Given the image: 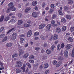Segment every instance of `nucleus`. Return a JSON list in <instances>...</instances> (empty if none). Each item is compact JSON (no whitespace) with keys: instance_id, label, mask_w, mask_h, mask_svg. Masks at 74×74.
<instances>
[{"instance_id":"1","label":"nucleus","mask_w":74,"mask_h":74,"mask_svg":"<svg viewBox=\"0 0 74 74\" xmlns=\"http://www.w3.org/2000/svg\"><path fill=\"white\" fill-rule=\"evenodd\" d=\"M14 3H13L10 2L8 5V7L9 8H8L6 12L7 13H9L11 10L12 11H15L16 10V8L14 7V5H13Z\"/></svg>"},{"instance_id":"2","label":"nucleus","mask_w":74,"mask_h":74,"mask_svg":"<svg viewBox=\"0 0 74 74\" xmlns=\"http://www.w3.org/2000/svg\"><path fill=\"white\" fill-rule=\"evenodd\" d=\"M17 36V34L16 33H14L12 35V40H14L16 38V37Z\"/></svg>"},{"instance_id":"3","label":"nucleus","mask_w":74,"mask_h":74,"mask_svg":"<svg viewBox=\"0 0 74 74\" xmlns=\"http://www.w3.org/2000/svg\"><path fill=\"white\" fill-rule=\"evenodd\" d=\"M64 55L65 58H67L69 54L67 51L65 50L64 52Z\"/></svg>"},{"instance_id":"4","label":"nucleus","mask_w":74,"mask_h":74,"mask_svg":"<svg viewBox=\"0 0 74 74\" xmlns=\"http://www.w3.org/2000/svg\"><path fill=\"white\" fill-rule=\"evenodd\" d=\"M19 51V54L18 55L19 56H21L24 53V52L21 49H19L18 50Z\"/></svg>"},{"instance_id":"5","label":"nucleus","mask_w":74,"mask_h":74,"mask_svg":"<svg viewBox=\"0 0 74 74\" xmlns=\"http://www.w3.org/2000/svg\"><path fill=\"white\" fill-rule=\"evenodd\" d=\"M63 64V62L62 61L59 62L58 64L56 65V66L57 67H58Z\"/></svg>"},{"instance_id":"6","label":"nucleus","mask_w":74,"mask_h":74,"mask_svg":"<svg viewBox=\"0 0 74 74\" xmlns=\"http://www.w3.org/2000/svg\"><path fill=\"white\" fill-rule=\"evenodd\" d=\"M32 34V32L31 30H30L28 31L27 34V36L28 37H30Z\"/></svg>"},{"instance_id":"7","label":"nucleus","mask_w":74,"mask_h":74,"mask_svg":"<svg viewBox=\"0 0 74 74\" xmlns=\"http://www.w3.org/2000/svg\"><path fill=\"white\" fill-rule=\"evenodd\" d=\"M45 26V24H42L39 26V28L40 29H41L44 28Z\"/></svg>"},{"instance_id":"8","label":"nucleus","mask_w":74,"mask_h":74,"mask_svg":"<svg viewBox=\"0 0 74 74\" xmlns=\"http://www.w3.org/2000/svg\"><path fill=\"white\" fill-rule=\"evenodd\" d=\"M53 39L54 40H57L58 38V35L57 34H54L53 35Z\"/></svg>"},{"instance_id":"9","label":"nucleus","mask_w":74,"mask_h":74,"mask_svg":"<svg viewBox=\"0 0 74 74\" xmlns=\"http://www.w3.org/2000/svg\"><path fill=\"white\" fill-rule=\"evenodd\" d=\"M56 32L59 33L61 32V29L60 28L57 27L56 29Z\"/></svg>"},{"instance_id":"10","label":"nucleus","mask_w":74,"mask_h":74,"mask_svg":"<svg viewBox=\"0 0 74 74\" xmlns=\"http://www.w3.org/2000/svg\"><path fill=\"white\" fill-rule=\"evenodd\" d=\"M32 16L33 17L36 18L38 16V14L36 12H34L32 13Z\"/></svg>"},{"instance_id":"11","label":"nucleus","mask_w":74,"mask_h":74,"mask_svg":"<svg viewBox=\"0 0 74 74\" xmlns=\"http://www.w3.org/2000/svg\"><path fill=\"white\" fill-rule=\"evenodd\" d=\"M16 21L14 19H11L10 21H9L8 23H12L13 24H14L15 23Z\"/></svg>"},{"instance_id":"12","label":"nucleus","mask_w":74,"mask_h":74,"mask_svg":"<svg viewBox=\"0 0 74 74\" xmlns=\"http://www.w3.org/2000/svg\"><path fill=\"white\" fill-rule=\"evenodd\" d=\"M51 27V24H48L46 27L47 30H49Z\"/></svg>"},{"instance_id":"13","label":"nucleus","mask_w":74,"mask_h":74,"mask_svg":"<svg viewBox=\"0 0 74 74\" xmlns=\"http://www.w3.org/2000/svg\"><path fill=\"white\" fill-rule=\"evenodd\" d=\"M4 18V15H2L0 18V22H2L3 21V19Z\"/></svg>"},{"instance_id":"14","label":"nucleus","mask_w":74,"mask_h":74,"mask_svg":"<svg viewBox=\"0 0 74 74\" xmlns=\"http://www.w3.org/2000/svg\"><path fill=\"white\" fill-rule=\"evenodd\" d=\"M29 54L27 53L25 54L23 56V58L24 59H27L29 57Z\"/></svg>"},{"instance_id":"15","label":"nucleus","mask_w":74,"mask_h":74,"mask_svg":"<svg viewBox=\"0 0 74 74\" xmlns=\"http://www.w3.org/2000/svg\"><path fill=\"white\" fill-rule=\"evenodd\" d=\"M10 19V17L9 16H8L5 17L4 19V21L5 22H6L7 21H8Z\"/></svg>"},{"instance_id":"16","label":"nucleus","mask_w":74,"mask_h":74,"mask_svg":"<svg viewBox=\"0 0 74 74\" xmlns=\"http://www.w3.org/2000/svg\"><path fill=\"white\" fill-rule=\"evenodd\" d=\"M15 71H16V73H19L21 72V70L18 68H17L16 69Z\"/></svg>"},{"instance_id":"17","label":"nucleus","mask_w":74,"mask_h":74,"mask_svg":"<svg viewBox=\"0 0 74 74\" xmlns=\"http://www.w3.org/2000/svg\"><path fill=\"white\" fill-rule=\"evenodd\" d=\"M46 52L47 54L48 55L50 54L51 53V51L48 49H47L46 50Z\"/></svg>"},{"instance_id":"18","label":"nucleus","mask_w":74,"mask_h":74,"mask_svg":"<svg viewBox=\"0 0 74 74\" xmlns=\"http://www.w3.org/2000/svg\"><path fill=\"white\" fill-rule=\"evenodd\" d=\"M13 44L12 43H8L6 44L7 47H12Z\"/></svg>"},{"instance_id":"19","label":"nucleus","mask_w":74,"mask_h":74,"mask_svg":"<svg viewBox=\"0 0 74 74\" xmlns=\"http://www.w3.org/2000/svg\"><path fill=\"white\" fill-rule=\"evenodd\" d=\"M31 26V25L29 24H25L24 25V27H25L28 28L29 27Z\"/></svg>"},{"instance_id":"20","label":"nucleus","mask_w":74,"mask_h":74,"mask_svg":"<svg viewBox=\"0 0 74 74\" xmlns=\"http://www.w3.org/2000/svg\"><path fill=\"white\" fill-rule=\"evenodd\" d=\"M73 0H68V3L69 5H72L73 3Z\"/></svg>"},{"instance_id":"21","label":"nucleus","mask_w":74,"mask_h":74,"mask_svg":"<svg viewBox=\"0 0 74 74\" xmlns=\"http://www.w3.org/2000/svg\"><path fill=\"white\" fill-rule=\"evenodd\" d=\"M23 23V21H22V20H18V25H20L21 24H22Z\"/></svg>"},{"instance_id":"22","label":"nucleus","mask_w":74,"mask_h":74,"mask_svg":"<svg viewBox=\"0 0 74 74\" xmlns=\"http://www.w3.org/2000/svg\"><path fill=\"white\" fill-rule=\"evenodd\" d=\"M37 4V1H34L32 3V5L33 6H36Z\"/></svg>"},{"instance_id":"23","label":"nucleus","mask_w":74,"mask_h":74,"mask_svg":"<svg viewBox=\"0 0 74 74\" xmlns=\"http://www.w3.org/2000/svg\"><path fill=\"white\" fill-rule=\"evenodd\" d=\"M49 67V64L46 63L44 64V67L45 69H47Z\"/></svg>"},{"instance_id":"24","label":"nucleus","mask_w":74,"mask_h":74,"mask_svg":"<svg viewBox=\"0 0 74 74\" xmlns=\"http://www.w3.org/2000/svg\"><path fill=\"white\" fill-rule=\"evenodd\" d=\"M31 9L30 8H27L25 10V12L26 13H27Z\"/></svg>"},{"instance_id":"25","label":"nucleus","mask_w":74,"mask_h":74,"mask_svg":"<svg viewBox=\"0 0 74 74\" xmlns=\"http://www.w3.org/2000/svg\"><path fill=\"white\" fill-rule=\"evenodd\" d=\"M64 59L61 56H59L58 57V60H61V61H62Z\"/></svg>"},{"instance_id":"26","label":"nucleus","mask_w":74,"mask_h":74,"mask_svg":"<svg viewBox=\"0 0 74 74\" xmlns=\"http://www.w3.org/2000/svg\"><path fill=\"white\" fill-rule=\"evenodd\" d=\"M66 17L67 19H70L71 18V16L69 15H66Z\"/></svg>"},{"instance_id":"27","label":"nucleus","mask_w":74,"mask_h":74,"mask_svg":"<svg viewBox=\"0 0 74 74\" xmlns=\"http://www.w3.org/2000/svg\"><path fill=\"white\" fill-rule=\"evenodd\" d=\"M18 54L15 53L13 54L12 56V58H14L15 57H17L18 56Z\"/></svg>"},{"instance_id":"28","label":"nucleus","mask_w":74,"mask_h":74,"mask_svg":"<svg viewBox=\"0 0 74 74\" xmlns=\"http://www.w3.org/2000/svg\"><path fill=\"white\" fill-rule=\"evenodd\" d=\"M22 65V63L21 62H19L18 63V67H20Z\"/></svg>"},{"instance_id":"29","label":"nucleus","mask_w":74,"mask_h":74,"mask_svg":"<svg viewBox=\"0 0 74 74\" xmlns=\"http://www.w3.org/2000/svg\"><path fill=\"white\" fill-rule=\"evenodd\" d=\"M63 55V50H62L60 53L59 54V56H62Z\"/></svg>"},{"instance_id":"30","label":"nucleus","mask_w":74,"mask_h":74,"mask_svg":"<svg viewBox=\"0 0 74 74\" xmlns=\"http://www.w3.org/2000/svg\"><path fill=\"white\" fill-rule=\"evenodd\" d=\"M66 27L65 26H63L62 27V31L64 32L66 31Z\"/></svg>"},{"instance_id":"31","label":"nucleus","mask_w":74,"mask_h":74,"mask_svg":"<svg viewBox=\"0 0 74 74\" xmlns=\"http://www.w3.org/2000/svg\"><path fill=\"white\" fill-rule=\"evenodd\" d=\"M39 64L38 63H36L34 65L35 68L36 69H37L38 67Z\"/></svg>"},{"instance_id":"32","label":"nucleus","mask_w":74,"mask_h":74,"mask_svg":"<svg viewBox=\"0 0 74 74\" xmlns=\"http://www.w3.org/2000/svg\"><path fill=\"white\" fill-rule=\"evenodd\" d=\"M53 35H52L50 36L49 38V40L51 41V40H53Z\"/></svg>"},{"instance_id":"33","label":"nucleus","mask_w":74,"mask_h":74,"mask_svg":"<svg viewBox=\"0 0 74 74\" xmlns=\"http://www.w3.org/2000/svg\"><path fill=\"white\" fill-rule=\"evenodd\" d=\"M24 40V39L22 38H20V42L22 44L23 43Z\"/></svg>"},{"instance_id":"34","label":"nucleus","mask_w":74,"mask_h":74,"mask_svg":"<svg viewBox=\"0 0 74 74\" xmlns=\"http://www.w3.org/2000/svg\"><path fill=\"white\" fill-rule=\"evenodd\" d=\"M21 69L23 70V72L25 73V68L24 67L22 66L21 68Z\"/></svg>"},{"instance_id":"35","label":"nucleus","mask_w":74,"mask_h":74,"mask_svg":"<svg viewBox=\"0 0 74 74\" xmlns=\"http://www.w3.org/2000/svg\"><path fill=\"white\" fill-rule=\"evenodd\" d=\"M61 21L63 23H65L66 21L64 18H63L61 19Z\"/></svg>"},{"instance_id":"36","label":"nucleus","mask_w":74,"mask_h":74,"mask_svg":"<svg viewBox=\"0 0 74 74\" xmlns=\"http://www.w3.org/2000/svg\"><path fill=\"white\" fill-rule=\"evenodd\" d=\"M71 56L72 57H74V47L72 50V52Z\"/></svg>"},{"instance_id":"37","label":"nucleus","mask_w":74,"mask_h":74,"mask_svg":"<svg viewBox=\"0 0 74 74\" xmlns=\"http://www.w3.org/2000/svg\"><path fill=\"white\" fill-rule=\"evenodd\" d=\"M58 12L60 15H63V13H62V10H59Z\"/></svg>"},{"instance_id":"38","label":"nucleus","mask_w":74,"mask_h":74,"mask_svg":"<svg viewBox=\"0 0 74 74\" xmlns=\"http://www.w3.org/2000/svg\"><path fill=\"white\" fill-rule=\"evenodd\" d=\"M54 11V10L53 9H50L49 11V14H51L52 12H53Z\"/></svg>"},{"instance_id":"39","label":"nucleus","mask_w":74,"mask_h":74,"mask_svg":"<svg viewBox=\"0 0 74 74\" xmlns=\"http://www.w3.org/2000/svg\"><path fill=\"white\" fill-rule=\"evenodd\" d=\"M14 29V28H12L11 29H10L9 31L8 32H7V34H8L10 33L11 32L12 30H13Z\"/></svg>"},{"instance_id":"40","label":"nucleus","mask_w":74,"mask_h":74,"mask_svg":"<svg viewBox=\"0 0 74 74\" xmlns=\"http://www.w3.org/2000/svg\"><path fill=\"white\" fill-rule=\"evenodd\" d=\"M14 29V28H12L11 29H10L9 31L8 32H7V34H8L10 33L11 32L12 30H13Z\"/></svg>"},{"instance_id":"41","label":"nucleus","mask_w":74,"mask_h":74,"mask_svg":"<svg viewBox=\"0 0 74 74\" xmlns=\"http://www.w3.org/2000/svg\"><path fill=\"white\" fill-rule=\"evenodd\" d=\"M26 65L29 68H31V65L29 63L27 62L26 64Z\"/></svg>"},{"instance_id":"42","label":"nucleus","mask_w":74,"mask_h":74,"mask_svg":"<svg viewBox=\"0 0 74 74\" xmlns=\"http://www.w3.org/2000/svg\"><path fill=\"white\" fill-rule=\"evenodd\" d=\"M40 38H41V39L43 40H45V38H44V36L43 35H42L40 36Z\"/></svg>"},{"instance_id":"43","label":"nucleus","mask_w":74,"mask_h":74,"mask_svg":"<svg viewBox=\"0 0 74 74\" xmlns=\"http://www.w3.org/2000/svg\"><path fill=\"white\" fill-rule=\"evenodd\" d=\"M64 10H67L68 9V7L67 6H65L64 7Z\"/></svg>"},{"instance_id":"44","label":"nucleus","mask_w":74,"mask_h":74,"mask_svg":"<svg viewBox=\"0 0 74 74\" xmlns=\"http://www.w3.org/2000/svg\"><path fill=\"white\" fill-rule=\"evenodd\" d=\"M57 63V61L54 60L53 62V65H56Z\"/></svg>"},{"instance_id":"45","label":"nucleus","mask_w":74,"mask_h":74,"mask_svg":"<svg viewBox=\"0 0 74 74\" xmlns=\"http://www.w3.org/2000/svg\"><path fill=\"white\" fill-rule=\"evenodd\" d=\"M39 34V32H36L34 33V35L35 36H38Z\"/></svg>"},{"instance_id":"46","label":"nucleus","mask_w":74,"mask_h":74,"mask_svg":"<svg viewBox=\"0 0 74 74\" xmlns=\"http://www.w3.org/2000/svg\"><path fill=\"white\" fill-rule=\"evenodd\" d=\"M5 36V34H1L0 36V37L1 38H3L4 36Z\"/></svg>"},{"instance_id":"47","label":"nucleus","mask_w":74,"mask_h":74,"mask_svg":"<svg viewBox=\"0 0 74 74\" xmlns=\"http://www.w3.org/2000/svg\"><path fill=\"white\" fill-rule=\"evenodd\" d=\"M69 40L70 42H72L73 41V39L71 37H70L69 38Z\"/></svg>"},{"instance_id":"48","label":"nucleus","mask_w":74,"mask_h":74,"mask_svg":"<svg viewBox=\"0 0 74 74\" xmlns=\"http://www.w3.org/2000/svg\"><path fill=\"white\" fill-rule=\"evenodd\" d=\"M8 38L7 37H5L4 39H3V42L5 41H6L7 40H8Z\"/></svg>"},{"instance_id":"49","label":"nucleus","mask_w":74,"mask_h":74,"mask_svg":"<svg viewBox=\"0 0 74 74\" xmlns=\"http://www.w3.org/2000/svg\"><path fill=\"white\" fill-rule=\"evenodd\" d=\"M29 59H34V58L33 55H31V56L29 57Z\"/></svg>"},{"instance_id":"50","label":"nucleus","mask_w":74,"mask_h":74,"mask_svg":"<svg viewBox=\"0 0 74 74\" xmlns=\"http://www.w3.org/2000/svg\"><path fill=\"white\" fill-rule=\"evenodd\" d=\"M57 17V16L55 14H53L52 15V19H55Z\"/></svg>"},{"instance_id":"51","label":"nucleus","mask_w":74,"mask_h":74,"mask_svg":"<svg viewBox=\"0 0 74 74\" xmlns=\"http://www.w3.org/2000/svg\"><path fill=\"white\" fill-rule=\"evenodd\" d=\"M54 48H56V47H51L50 48L51 50L52 51H54Z\"/></svg>"},{"instance_id":"52","label":"nucleus","mask_w":74,"mask_h":74,"mask_svg":"<svg viewBox=\"0 0 74 74\" xmlns=\"http://www.w3.org/2000/svg\"><path fill=\"white\" fill-rule=\"evenodd\" d=\"M46 4L45 3H43L42 5V7L44 8L45 7Z\"/></svg>"},{"instance_id":"53","label":"nucleus","mask_w":74,"mask_h":74,"mask_svg":"<svg viewBox=\"0 0 74 74\" xmlns=\"http://www.w3.org/2000/svg\"><path fill=\"white\" fill-rule=\"evenodd\" d=\"M5 1V0H3L0 3V5H2L4 2Z\"/></svg>"},{"instance_id":"54","label":"nucleus","mask_w":74,"mask_h":74,"mask_svg":"<svg viewBox=\"0 0 74 74\" xmlns=\"http://www.w3.org/2000/svg\"><path fill=\"white\" fill-rule=\"evenodd\" d=\"M50 7L52 8H54L55 7L54 5L53 4H52L51 5Z\"/></svg>"},{"instance_id":"55","label":"nucleus","mask_w":74,"mask_h":74,"mask_svg":"<svg viewBox=\"0 0 74 74\" xmlns=\"http://www.w3.org/2000/svg\"><path fill=\"white\" fill-rule=\"evenodd\" d=\"M71 32L74 31V27H72L71 28Z\"/></svg>"},{"instance_id":"56","label":"nucleus","mask_w":74,"mask_h":74,"mask_svg":"<svg viewBox=\"0 0 74 74\" xmlns=\"http://www.w3.org/2000/svg\"><path fill=\"white\" fill-rule=\"evenodd\" d=\"M49 70H47V71H46L45 72V74H47L49 73Z\"/></svg>"},{"instance_id":"57","label":"nucleus","mask_w":74,"mask_h":74,"mask_svg":"<svg viewBox=\"0 0 74 74\" xmlns=\"http://www.w3.org/2000/svg\"><path fill=\"white\" fill-rule=\"evenodd\" d=\"M29 71V69L28 68V67H27L26 69V71H25V73H27Z\"/></svg>"},{"instance_id":"58","label":"nucleus","mask_w":74,"mask_h":74,"mask_svg":"<svg viewBox=\"0 0 74 74\" xmlns=\"http://www.w3.org/2000/svg\"><path fill=\"white\" fill-rule=\"evenodd\" d=\"M35 49L37 51H38L40 49V48L38 47L35 48Z\"/></svg>"},{"instance_id":"59","label":"nucleus","mask_w":74,"mask_h":74,"mask_svg":"<svg viewBox=\"0 0 74 74\" xmlns=\"http://www.w3.org/2000/svg\"><path fill=\"white\" fill-rule=\"evenodd\" d=\"M61 47H57V49L58 51H60L61 50Z\"/></svg>"},{"instance_id":"60","label":"nucleus","mask_w":74,"mask_h":74,"mask_svg":"<svg viewBox=\"0 0 74 74\" xmlns=\"http://www.w3.org/2000/svg\"><path fill=\"white\" fill-rule=\"evenodd\" d=\"M29 61L31 63H33L34 62V60H29Z\"/></svg>"},{"instance_id":"61","label":"nucleus","mask_w":74,"mask_h":74,"mask_svg":"<svg viewBox=\"0 0 74 74\" xmlns=\"http://www.w3.org/2000/svg\"><path fill=\"white\" fill-rule=\"evenodd\" d=\"M22 16V14L21 13H19L18 14V17L19 18H21V17Z\"/></svg>"},{"instance_id":"62","label":"nucleus","mask_w":74,"mask_h":74,"mask_svg":"<svg viewBox=\"0 0 74 74\" xmlns=\"http://www.w3.org/2000/svg\"><path fill=\"white\" fill-rule=\"evenodd\" d=\"M58 26V25L57 24H53V26L54 27H57Z\"/></svg>"},{"instance_id":"63","label":"nucleus","mask_w":74,"mask_h":74,"mask_svg":"<svg viewBox=\"0 0 74 74\" xmlns=\"http://www.w3.org/2000/svg\"><path fill=\"white\" fill-rule=\"evenodd\" d=\"M51 22L52 24H54L55 23V21L54 20H52L51 21Z\"/></svg>"},{"instance_id":"64","label":"nucleus","mask_w":74,"mask_h":74,"mask_svg":"<svg viewBox=\"0 0 74 74\" xmlns=\"http://www.w3.org/2000/svg\"><path fill=\"white\" fill-rule=\"evenodd\" d=\"M65 48L66 50H69L70 49V48L71 47H66Z\"/></svg>"}]
</instances>
